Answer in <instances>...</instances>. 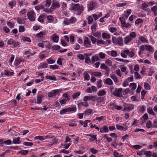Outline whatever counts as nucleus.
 Instances as JSON below:
<instances>
[{
  "label": "nucleus",
  "instance_id": "58",
  "mask_svg": "<svg viewBox=\"0 0 157 157\" xmlns=\"http://www.w3.org/2000/svg\"><path fill=\"white\" fill-rule=\"evenodd\" d=\"M157 10V6H154L151 9L152 11H153L155 15H156V11Z\"/></svg>",
  "mask_w": 157,
  "mask_h": 157
},
{
  "label": "nucleus",
  "instance_id": "32",
  "mask_svg": "<svg viewBox=\"0 0 157 157\" xmlns=\"http://www.w3.org/2000/svg\"><path fill=\"white\" fill-rule=\"evenodd\" d=\"M84 55H86V56L85 58V63H89L91 62L90 60V58L86 54H85Z\"/></svg>",
  "mask_w": 157,
  "mask_h": 157
},
{
  "label": "nucleus",
  "instance_id": "50",
  "mask_svg": "<svg viewBox=\"0 0 157 157\" xmlns=\"http://www.w3.org/2000/svg\"><path fill=\"white\" fill-rule=\"evenodd\" d=\"M14 43V41L12 39L10 38L8 41L7 43L9 45L11 44Z\"/></svg>",
  "mask_w": 157,
  "mask_h": 157
},
{
  "label": "nucleus",
  "instance_id": "29",
  "mask_svg": "<svg viewBox=\"0 0 157 157\" xmlns=\"http://www.w3.org/2000/svg\"><path fill=\"white\" fill-rule=\"evenodd\" d=\"M24 53L25 55H27V56L28 58L29 57L33 55V53H32L31 52L29 51H27L25 52Z\"/></svg>",
  "mask_w": 157,
  "mask_h": 157
},
{
  "label": "nucleus",
  "instance_id": "37",
  "mask_svg": "<svg viewBox=\"0 0 157 157\" xmlns=\"http://www.w3.org/2000/svg\"><path fill=\"white\" fill-rule=\"evenodd\" d=\"M136 34L135 32H132L129 34V36H130L132 38V40L133 38H135L136 37Z\"/></svg>",
  "mask_w": 157,
  "mask_h": 157
},
{
  "label": "nucleus",
  "instance_id": "38",
  "mask_svg": "<svg viewBox=\"0 0 157 157\" xmlns=\"http://www.w3.org/2000/svg\"><path fill=\"white\" fill-rule=\"evenodd\" d=\"M118 44L119 45L121 46L123 45V40L121 37H119L118 38Z\"/></svg>",
  "mask_w": 157,
  "mask_h": 157
},
{
  "label": "nucleus",
  "instance_id": "10",
  "mask_svg": "<svg viewBox=\"0 0 157 157\" xmlns=\"http://www.w3.org/2000/svg\"><path fill=\"white\" fill-rule=\"evenodd\" d=\"M132 40V38L128 36H127L124 38V43L126 44H128Z\"/></svg>",
  "mask_w": 157,
  "mask_h": 157
},
{
  "label": "nucleus",
  "instance_id": "5",
  "mask_svg": "<svg viewBox=\"0 0 157 157\" xmlns=\"http://www.w3.org/2000/svg\"><path fill=\"white\" fill-rule=\"evenodd\" d=\"M59 90H54L48 93V97L49 98L52 97L59 94Z\"/></svg>",
  "mask_w": 157,
  "mask_h": 157
},
{
  "label": "nucleus",
  "instance_id": "56",
  "mask_svg": "<svg viewBox=\"0 0 157 157\" xmlns=\"http://www.w3.org/2000/svg\"><path fill=\"white\" fill-rule=\"evenodd\" d=\"M50 68L51 69H56L58 68L59 66L56 65H51L50 66Z\"/></svg>",
  "mask_w": 157,
  "mask_h": 157
},
{
  "label": "nucleus",
  "instance_id": "36",
  "mask_svg": "<svg viewBox=\"0 0 157 157\" xmlns=\"http://www.w3.org/2000/svg\"><path fill=\"white\" fill-rule=\"evenodd\" d=\"M102 36L103 38L109 39L110 37L109 35L105 33L102 34Z\"/></svg>",
  "mask_w": 157,
  "mask_h": 157
},
{
  "label": "nucleus",
  "instance_id": "52",
  "mask_svg": "<svg viewBox=\"0 0 157 157\" xmlns=\"http://www.w3.org/2000/svg\"><path fill=\"white\" fill-rule=\"evenodd\" d=\"M76 21V19L75 17H71L69 20L70 23H74Z\"/></svg>",
  "mask_w": 157,
  "mask_h": 157
},
{
  "label": "nucleus",
  "instance_id": "48",
  "mask_svg": "<svg viewBox=\"0 0 157 157\" xmlns=\"http://www.w3.org/2000/svg\"><path fill=\"white\" fill-rule=\"evenodd\" d=\"M144 86L145 89L147 90H149L151 89L150 86L147 82L144 83Z\"/></svg>",
  "mask_w": 157,
  "mask_h": 157
},
{
  "label": "nucleus",
  "instance_id": "63",
  "mask_svg": "<svg viewBox=\"0 0 157 157\" xmlns=\"http://www.w3.org/2000/svg\"><path fill=\"white\" fill-rule=\"evenodd\" d=\"M29 151L27 150H22L20 151V153L22 155H25L28 153Z\"/></svg>",
  "mask_w": 157,
  "mask_h": 157
},
{
  "label": "nucleus",
  "instance_id": "51",
  "mask_svg": "<svg viewBox=\"0 0 157 157\" xmlns=\"http://www.w3.org/2000/svg\"><path fill=\"white\" fill-rule=\"evenodd\" d=\"M146 127L147 128H149L151 126V122L150 121H148L146 123Z\"/></svg>",
  "mask_w": 157,
  "mask_h": 157
},
{
  "label": "nucleus",
  "instance_id": "39",
  "mask_svg": "<svg viewBox=\"0 0 157 157\" xmlns=\"http://www.w3.org/2000/svg\"><path fill=\"white\" fill-rule=\"evenodd\" d=\"M16 4V2L15 1H12L9 3V5L11 6V8H13V6L15 5Z\"/></svg>",
  "mask_w": 157,
  "mask_h": 157
},
{
  "label": "nucleus",
  "instance_id": "26",
  "mask_svg": "<svg viewBox=\"0 0 157 157\" xmlns=\"http://www.w3.org/2000/svg\"><path fill=\"white\" fill-rule=\"evenodd\" d=\"M20 138L19 137L15 138L13 139V143L14 144H18L20 143Z\"/></svg>",
  "mask_w": 157,
  "mask_h": 157
},
{
  "label": "nucleus",
  "instance_id": "21",
  "mask_svg": "<svg viewBox=\"0 0 157 157\" xmlns=\"http://www.w3.org/2000/svg\"><path fill=\"white\" fill-rule=\"evenodd\" d=\"M148 6H149L148 4L146 2H144L141 4V8L143 10H146V9Z\"/></svg>",
  "mask_w": 157,
  "mask_h": 157
},
{
  "label": "nucleus",
  "instance_id": "18",
  "mask_svg": "<svg viewBox=\"0 0 157 157\" xmlns=\"http://www.w3.org/2000/svg\"><path fill=\"white\" fill-rule=\"evenodd\" d=\"M91 75L94 76L100 77L101 75V73L100 71L94 72L92 73Z\"/></svg>",
  "mask_w": 157,
  "mask_h": 157
},
{
  "label": "nucleus",
  "instance_id": "17",
  "mask_svg": "<svg viewBox=\"0 0 157 157\" xmlns=\"http://www.w3.org/2000/svg\"><path fill=\"white\" fill-rule=\"evenodd\" d=\"M4 74L5 75H7L8 76H10L14 74V72L6 70L4 71Z\"/></svg>",
  "mask_w": 157,
  "mask_h": 157
},
{
  "label": "nucleus",
  "instance_id": "25",
  "mask_svg": "<svg viewBox=\"0 0 157 157\" xmlns=\"http://www.w3.org/2000/svg\"><path fill=\"white\" fill-rule=\"evenodd\" d=\"M144 154L147 157H151L152 156V153L150 151H145Z\"/></svg>",
  "mask_w": 157,
  "mask_h": 157
},
{
  "label": "nucleus",
  "instance_id": "60",
  "mask_svg": "<svg viewBox=\"0 0 157 157\" xmlns=\"http://www.w3.org/2000/svg\"><path fill=\"white\" fill-rule=\"evenodd\" d=\"M51 3V0H47L46 1V6L49 7Z\"/></svg>",
  "mask_w": 157,
  "mask_h": 157
},
{
  "label": "nucleus",
  "instance_id": "2",
  "mask_svg": "<svg viewBox=\"0 0 157 157\" xmlns=\"http://www.w3.org/2000/svg\"><path fill=\"white\" fill-rule=\"evenodd\" d=\"M119 19L121 21L122 25L123 27L129 28L131 26V24L128 23H126L125 20L124 19L123 17H120Z\"/></svg>",
  "mask_w": 157,
  "mask_h": 157
},
{
  "label": "nucleus",
  "instance_id": "35",
  "mask_svg": "<svg viewBox=\"0 0 157 157\" xmlns=\"http://www.w3.org/2000/svg\"><path fill=\"white\" fill-rule=\"evenodd\" d=\"M45 34V33L44 32H40L39 33H37L36 35V36L38 38H40L42 37L43 35Z\"/></svg>",
  "mask_w": 157,
  "mask_h": 157
},
{
  "label": "nucleus",
  "instance_id": "11",
  "mask_svg": "<svg viewBox=\"0 0 157 157\" xmlns=\"http://www.w3.org/2000/svg\"><path fill=\"white\" fill-rule=\"evenodd\" d=\"M129 52V50L127 49L125 50L121 53V56L124 58H126L127 57V55L128 54V53Z\"/></svg>",
  "mask_w": 157,
  "mask_h": 157
},
{
  "label": "nucleus",
  "instance_id": "16",
  "mask_svg": "<svg viewBox=\"0 0 157 157\" xmlns=\"http://www.w3.org/2000/svg\"><path fill=\"white\" fill-rule=\"evenodd\" d=\"M91 60L92 63H93L95 61L99 60V58L98 56L95 55L92 57Z\"/></svg>",
  "mask_w": 157,
  "mask_h": 157
},
{
  "label": "nucleus",
  "instance_id": "3",
  "mask_svg": "<svg viewBox=\"0 0 157 157\" xmlns=\"http://www.w3.org/2000/svg\"><path fill=\"white\" fill-rule=\"evenodd\" d=\"M122 89L120 88L118 89L117 88L115 89V90L113 92V94L117 97H121L122 96Z\"/></svg>",
  "mask_w": 157,
  "mask_h": 157
},
{
  "label": "nucleus",
  "instance_id": "46",
  "mask_svg": "<svg viewBox=\"0 0 157 157\" xmlns=\"http://www.w3.org/2000/svg\"><path fill=\"white\" fill-rule=\"evenodd\" d=\"M97 44L98 45L101 44H106V43L105 41L103 40H98L97 42Z\"/></svg>",
  "mask_w": 157,
  "mask_h": 157
},
{
  "label": "nucleus",
  "instance_id": "6",
  "mask_svg": "<svg viewBox=\"0 0 157 157\" xmlns=\"http://www.w3.org/2000/svg\"><path fill=\"white\" fill-rule=\"evenodd\" d=\"M42 98V95L41 94L38 95L37 96V100L35 98H34L33 101L35 103H37L39 104H40L41 102V99Z\"/></svg>",
  "mask_w": 157,
  "mask_h": 157
},
{
  "label": "nucleus",
  "instance_id": "19",
  "mask_svg": "<svg viewBox=\"0 0 157 157\" xmlns=\"http://www.w3.org/2000/svg\"><path fill=\"white\" fill-rule=\"evenodd\" d=\"M93 112V110L91 109H87L85 111V115H88L91 114Z\"/></svg>",
  "mask_w": 157,
  "mask_h": 157
},
{
  "label": "nucleus",
  "instance_id": "43",
  "mask_svg": "<svg viewBox=\"0 0 157 157\" xmlns=\"http://www.w3.org/2000/svg\"><path fill=\"white\" fill-rule=\"evenodd\" d=\"M22 40L24 41L28 42H31V41L29 38L26 37H22Z\"/></svg>",
  "mask_w": 157,
  "mask_h": 157
},
{
  "label": "nucleus",
  "instance_id": "47",
  "mask_svg": "<svg viewBox=\"0 0 157 157\" xmlns=\"http://www.w3.org/2000/svg\"><path fill=\"white\" fill-rule=\"evenodd\" d=\"M93 35L99 38L101 37V34L99 32H96V33H93Z\"/></svg>",
  "mask_w": 157,
  "mask_h": 157
},
{
  "label": "nucleus",
  "instance_id": "49",
  "mask_svg": "<svg viewBox=\"0 0 157 157\" xmlns=\"http://www.w3.org/2000/svg\"><path fill=\"white\" fill-rule=\"evenodd\" d=\"M97 26V23H95L92 25L91 29L92 31H95L96 30Z\"/></svg>",
  "mask_w": 157,
  "mask_h": 157
},
{
  "label": "nucleus",
  "instance_id": "40",
  "mask_svg": "<svg viewBox=\"0 0 157 157\" xmlns=\"http://www.w3.org/2000/svg\"><path fill=\"white\" fill-rule=\"evenodd\" d=\"M100 67L101 69L105 70L107 71L108 67L106 66L104 63L101 64Z\"/></svg>",
  "mask_w": 157,
  "mask_h": 157
},
{
  "label": "nucleus",
  "instance_id": "24",
  "mask_svg": "<svg viewBox=\"0 0 157 157\" xmlns=\"http://www.w3.org/2000/svg\"><path fill=\"white\" fill-rule=\"evenodd\" d=\"M89 37L90 38L93 44H95L97 41V39L92 36H89Z\"/></svg>",
  "mask_w": 157,
  "mask_h": 157
},
{
  "label": "nucleus",
  "instance_id": "31",
  "mask_svg": "<svg viewBox=\"0 0 157 157\" xmlns=\"http://www.w3.org/2000/svg\"><path fill=\"white\" fill-rule=\"evenodd\" d=\"M80 92L74 93L72 95V96L73 99H75L76 98L80 95Z\"/></svg>",
  "mask_w": 157,
  "mask_h": 157
},
{
  "label": "nucleus",
  "instance_id": "13",
  "mask_svg": "<svg viewBox=\"0 0 157 157\" xmlns=\"http://www.w3.org/2000/svg\"><path fill=\"white\" fill-rule=\"evenodd\" d=\"M51 37L54 42H58L59 40V37L58 36L56 35L55 34L52 36Z\"/></svg>",
  "mask_w": 157,
  "mask_h": 157
},
{
  "label": "nucleus",
  "instance_id": "4",
  "mask_svg": "<svg viewBox=\"0 0 157 157\" xmlns=\"http://www.w3.org/2000/svg\"><path fill=\"white\" fill-rule=\"evenodd\" d=\"M35 13L32 11H30L28 13L27 15L28 18L31 21H33L35 20V17H34Z\"/></svg>",
  "mask_w": 157,
  "mask_h": 157
},
{
  "label": "nucleus",
  "instance_id": "7",
  "mask_svg": "<svg viewBox=\"0 0 157 157\" xmlns=\"http://www.w3.org/2000/svg\"><path fill=\"white\" fill-rule=\"evenodd\" d=\"M96 98L95 96H86L84 97V101H86L88 100H91L93 101H95Z\"/></svg>",
  "mask_w": 157,
  "mask_h": 157
},
{
  "label": "nucleus",
  "instance_id": "20",
  "mask_svg": "<svg viewBox=\"0 0 157 157\" xmlns=\"http://www.w3.org/2000/svg\"><path fill=\"white\" fill-rule=\"evenodd\" d=\"M106 92L104 90H101L99 91L98 93V95L99 96H101L105 95Z\"/></svg>",
  "mask_w": 157,
  "mask_h": 157
},
{
  "label": "nucleus",
  "instance_id": "23",
  "mask_svg": "<svg viewBox=\"0 0 157 157\" xmlns=\"http://www.w3.org/2000/svg\"><path fill=\"white\" fill-rule=\"evenodd\" d=\"M147 110L148 113L150 114H151L153 115H155V114L154 112L153 111L152 109V108L150 107L147 108Z\"/></svg>",
  "mask_w": 157,
  "mask_h": 157
},
{
  "label": "nucleus",
  "instance_id": "9",
  "mask_svg": "<svg viewBox=\"0 0 157 157\" xmlns=\"http://www.w3.org/2000/svg\"><path fill=\"white\" fill-rule=\"evenodd\" d=\"M84 45L86 47L89 48L91 47L90 42L88 40L87 38L84 41Z\"/></svg>",
  "mask_w": 157,
  "mask_h": 157
},
{
  "label": "nucleus",
  "instance_id": "45",
  "mask_svg": "<svg viewBox=\"0 0 157 157\" xmlns=\"http://www.w3.org/2000/svg\"><path fill=\"white\" fill-rule=\"evenodd\" d=\"M34 139L35 140H44L43 136H36L34 138Z\"/></svg>",
  "mask_w": 157,
  "mask_h": 157
},
{
  "label": "nucleus",
  "instance_id": "42",
  "mask_svg": "<svg viewBox=\"0 0 157 157\" xmlns=\"http://www.w3.org/2000/svg\"><path fill=\"white\" fill-rule=\"evenodd\" d=\"M110 77L115 82H117V79L115 75L113 74L111 75Z\"/></svg>",
  "mask_w": 157,
  "mask_h": 157
},
{
  "label": "nucleus",
  "instance_id": "54",
  "mask_svg": "<svg viewBox=\"0 0 157 157\" xmlns=\"http://www.w3.org/2000/svg\"><path fill=\"white\" fill-rule=\"evenodd\" d=\"M68 108H67L61 110L60 111V114H63L67 112H68Z\"/></svg>",
  "mask_w": 157,
  "mask_h": 157
},
{
  "label": "nucleus",
  "instance_id": "27",
  "mask_svg": "<svg viewBox=\"0 0 157 157\" xmlns=\"http://www.w3.org/2000/svg\"><path fill=\"white\" fill-rule=\"evenodd\" d=\"M46 78L48 79H49L51 80H53L54 81L56 80V76L54 75L53 76L50 75H47L46 77Z\"/></svg>",
  "mask_w": 157,
  "mask_h": 157
},
{
  "label": "nucleus",
  "instance_id": "44",
  "mask_svg": "<svg viewBox=\"0 0 157 157\" xmlns=\"http://www.w3.org/2000/svg\"><path fill=\"white\" fill-rule=\"evenodd\" d=\"M44 7L43 5H41L40 6H36L35 7V8L36 10H38L41 9H43L44 8Z\"/></svg>",
  "mask_w": 157,
  "mask_h": 157
},
{
  "label": "nucleus",
  "instance_id": "33",
  "mask_svg": "<svg viewBox=\"0 0 157 157\" xmlns=\"http://www.w3.org/2000/svg\"><path fill=\"white\" fill-rule=\"evenodd\" d=\"M146 49L150 52H152V48L149 45H145Z\"/></svg>",
  "mask_w": 157,
  "mask_h": 157
},
{
  "label": "nucleus",
  "instance_id": "41",
  "mask_svg": "<svg viewBox=\"0 0 157 157\" xmlns=\"http://www.w3.org/2000/svg\"><path fill=\"white\" fill-rule=\"evenodd\" d=\"M111 54L112 56L115 57L117 56V52L115 51L112 50L111 51Z\"/></svg>",
  "mask_w": 157,
  "mask_h": 157
},
{
  "label": "nucleus",
  "instance_id": "12",
  "mask_svg": "<svg viewBox=\"0 0 157 157\" xmlns=\"http://www.w3.org/2000/svg\"><path fill=\"white\" fill-rule=\"evenodd\" d=\"M72 10L74 11H76L80 8V6L78 4H72L71 6Z\"/></svg>",
  "mask_w": 157,
  "mask_h": 157
},
{
  "label": "nucleus",
  "instance_id": "59",
  "mask_svg": "<svg viewBox=\"0 0 157 157\" xmlns=\"http://www.w3.org/2000/svg\"><path fill=\"white\" fill-rule=\"evenodd\" d=\"M68 112L70 111L75 112L76 110V107H74L72 108H68Z\"/></svg>",
  "mask_w": 157,
  "mask_h": 157
},
{
  "label": "nucleus",
  "instance_id": "28",
  "mask_svg": "<svg viewBox=\"0 0 157 157\" xmlns=\"http://www.w3.org/2000/svg\"><path fill=\"white\" fill-rule=\"evenodd\" d=\"M84 78L87 80H88L90 79V76L89 75L88 73L86 71L84 73Z\"/></svg>",
  "mask_w": 157,
  "mask_h": 157
},
{
  "label": "nucleus",
  "instance_id": "15",
  "mask_svg": "<svg viewBox=\"0 0 157 157\" xmlns=\"http://www.w3.org/2000/svg\"><path fill=\"white\" fill-rule=\"evenodd\" d=\"M104 82L109 85H111L113 84V83L112 80L110 78H107Z\"/></svg>",
  "mask_w": 157,
  "mask_h": 157
},
{
  "label": "nucleus",
  "instance_id": "62",
  "mask_svg": "<svg viewBox=\"0 0 157 157\" xmlns=\"http://www.w3.org/2000/svg\"><path fill=\"white\" fill-rule=\"evenodd\" d=\"M118 38H116L115 37H113L112 38V42L116 44H117L118 43Z\"/></svg>",
  "mask_w": 157,
  "mask_h": 157
},
{
  "label": "nucleus",
  "instance_id": "34",
  "mask_svg": "<svg viewBox=\"0 0 157 157\" xmlns=\"http://www.w3.org/2000/svg\"><path fill=\"white\" fill-rule=\"evenodd\" d=\"M44 16L43 15L40 16L38 19V21L40 22L43 23L44 22Z\"/></svg>",
  "mask_w": 157,
  "mask_h": 157
},
{
  "label": "nucleus",
  "instance_id": "22",
  "mask_svg": "<svg viewBox=\"0 0 157 157\" xmlns=\"http://www.w3.org/2000/svg\"><path fill=\"white\" fill-rule=\"evenodd\" d=\"M129 87H131V90L133 91L136 88V85L135 83L133 82L130 84Z\"/></svg>",
  "mask_w": 157,
  "mask_h": 157
},
{
  "label": "nucleus",
  "instance_id": "64",
  "mask_svg": "<svg viewBox=\"0 0 157 157\" xmlns=\"http://www.w3.org/2000/svg\"><path fill=\"white\" fill-rule=\"evenodd\" d=\"M25 30V28L24 27L22 26V25H20L19 26V32H22L24 31Z\"/></svg>",
  "mask_w": 157,
  "mask_h": 157
},
{
  "label": "nucleus",
  "instance_id": "53",
  "mask_svg": "<svg viewBox=\"0 0 157 157\" xmlns=\"http://www.w3.org/2000/svg\"><path fill=\"white\" fill-rule=\"evenodd\" d=\"M135 78L136 79H140L141 78V76L137 72H135Z\"/></svg>",
  "mask_w": 157,
  "mask_h": 157
},
{
  "label": "nucleus",
  "instance_id": "1",
  "mask_svg": "<svg viewBox=\"0 0 157 157\" xmlns=\"http://www.w3.org/2000/svg\"><path fill=\"white\" fill-rule=\"evenodd\" d=\"M60 6V5L59 2H56L55 1H53L51 8L50 10H48V11H47V12H52L53 10H54L56 8H58ZM45 11H47V10H45Z\"/></svg>",
  "mask_w": 157,
  "mask_h": 157
},
{
  "label": "nucleus",
  "instance_id": "57",
  "mask_svg": "<svg viewBox=\"0 0 157 157\" xmlns=\"http://www.w3.org/2000/svg\"><path fill=\"white\" fill-rule=\"evenodd\" d=\"M93 20V18L91 17L90 16L88 18V23L89 24H90L92 23Z\"/></svg>",
  "mask_w": 157,
  "mask_h": 157
},
{
  "label": "nucleus",
  "instance_id": "61",
  "mask_svg": "<svg viewBox=\"0 0 157 157\" xmlns=\"http://www.w3.org/2000/svg\"><path fill=\"white\" fill-rule=\"evenodd\" d=\"M23 144L24 145L28 146H32L33 145L32 143H30L29 142H24Z\"/></svg>",
  "mask_w": 157,
  "mask_h": 157
},
{
  "label": "nucleus",
  "instance_id": "30",
  "mask_svg": "<svg viewBox=\"0 0 157 157\" xmlns=\"http://www.w3.org/2000/svg\"><path fill=\"white\" fill-rule=\"evenodd\" d=\"M139 39L142 43L145 42L147 43L148 42V40L144 37H141L139 38Z\"/></svg>",
  "mask_w": 157,
  "mask_h": 157
},
{
  "label": "nucleus",
  "instance_id": "55",
  "mask_svg": "<svg viewBox=\"0 0 157 157\" xmlns=\"http://www.w3.org/2000/svg\"><path fill=\"white\" fill-rule=\"evenodd\" d=\"M99 55L101 58L103 59L105 57V54L104 53L101 52L99 53Z\"/></svg>",
  "mask_w": 157,
  "mask_h": 157
},
{
  "label": "nucleus",
  "instance_id": "8",
  "mask_svg": "<svg viewBox=\"0 0 157 157\" xmlns=\"http://www.w3.org/2000/svg\"><path fill=\"white\" fill-rule=\"evenodd\" d=\"M134 106L132 104H129L126 105L123 109L124 111H130L134 108Z\"/></svg>",
  "mask_w": 157,
  "mask_h": 157
},
{
  "label": "nucleus",
  "instance_id": "14",
  "mask_svg": "<svg viewBox=\"0 0 157 157\" xmlns=\"http://www.w3.org/2000/svg\"><path fill=\"white\" fill-rule=\"evenodd\" d=\"M96 2H91L90 4L89 9L90 10H93L96 5Z\"/></svg>",
  "mask_w": 157,
  "mask_h": 157
}]
</instances>
